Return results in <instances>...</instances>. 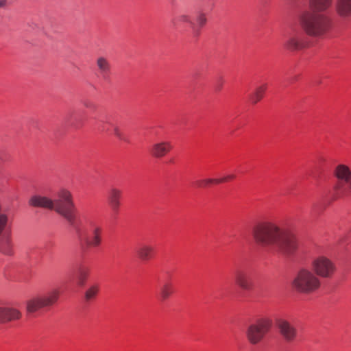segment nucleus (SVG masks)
Instances as JSON below:
<instances>
[{
	"label": "nucleus",
	"instance_id": "obj_23",
	"mask_svg": "<svg viewBox=\"0 0 351 351\" xmlns=\"http://www.w3.org/2000/svg\"><path fill=\"white\" fill-rule=\"evenodd\" d=\"M173 293V285L170 282L163 284L159 290L158 299L161 302L167 300Z\"/></svg>",
	"mask_w": 351,
	"mask_h": 351
},
{
	"label": "nucleus",
	"instance_id": "obj_15",
	"mask_svg": "<svg viewBox=\"0 0 351 351\" xmlns=\"http://www.w3.org/2000/svg\"><path fill=\"white\" fill-rule=\"evenodd\" d=\"M21 317V313L19 310L0 304V324L18 320Z\"/></svg>",
	"mask_w": 351,
	"mask_h": 351
},
{
	"label": "nucleus",
	"instance_id": "obj_5",
	"mask_svg": "<svg viewBox=\"0 0 351 351\" xmlns=\"http://www.w3.org/2000/svg\"><path fill=\"white\" fill-rule=\"evenodd\" d=\"M271 328V322L267 319H259L246 328L245 335L248 342L253 346L261 343Z\"/></svg>",
	"mask_w": 351,
	"mask_h": 351
},
{
	"label": "nucleus",
	"instance_id": "obj_29",
	"mask_svg": "<svg viewBox=\"0 0 351 351\" xmlns=\"http://www.w3.org/2000/svg\"><path fill=\"white\" fill-rule=\"evenodd\" d=\"M196 21L199 27H202L206 25L207 22L206 15L204 12H199L196 17Z\"/></svg>",
	"mask_w": 351,
	"mask_h": 351
},
{
	"label": "nucleus",
	"instance_id": "obj_13",
	"mask_svg": "<svg viewBox=\"0 0 351 351\" xmlns=\"http://www.w3.org/2000/svg\"><path fill=\"white\" fill-rule=\"evenodd\" d=\"M234 282L242 290L250 291L253 288V282L249 274L244 270H237L234 274Z\"/></svg>",
	"mask_w": 351,
	"mask_h": 351
},
{
	"label": "nucleus",
	"instance_id": "obj_30",
	"mask_svg": "<svg viewBox=\"0 0 351 351\" xmlns=\"http://www.w3.org/2000/svg\"><path fill=\"white\" fill-rule=\"evenodd\" d=\"M234 178H235V176L234 174L228 175L223 178L217 179V184H221L223 182H226L229 180H234Z\"/></svg>",
	"mask_w": 351,
	"mask_h": 351
},
{
	"label": "nucleus",
	"instance_id": "obj_3",
	"mask_svg": "<svg viewBox=\"0 0 351 351\" xmlns=\"http://www.w3.org/2000/svg\"><path fill=\"white\" fill-rule=\"evenodd\" d=\"M53 210L63 217L71 225H74L76 215L75 206L71 193L66 189H60L53 199Z\"/></svg>",
	"mask_w": 351,
	"mask_h": 351
},
{
	"label": "nucleus",
	"instance_id": "obj_12",
	"mask_svg": "<svg viewBox=\"0 0 351 351\" xmlns=\"http://www.w3.org/2000/svg\"><path fill=\"white\" fill-rule=\"evenodd\" d=\"M122 191L117 187H111L107 193L106 199L108 204L114 213H117L121 206Z\"/></svg>",
	"mask_w": 351,
	"mask_h": 351
},
{
	"label": "nucleus",
	"instance_id": "obj_7",
	"mask_svg": "<svg viewBox=\"0 0 351 351\" xmlns=\"http://www.w3.org/2000/svg\"><path fill=\"white\" fill-rule=\"evenodd\" d=\"M333 175L339 181L334 186L338 195H348L351 193V169L345 164H338L334 169Z\"/></svg>",
	"mask_w": 351,
	"mask_h": 351
},
{
	"label": "nucleus",
	"instance_id": "obj_8",
	"mask_svg": "<svg viewBox=\"0 0 351 351\" xmlns=\"http://www.w3.org/2000/svg\"><path fill=\"white\" fill-rule=\"evenodd\" d=\"M102 228L95 223H93L88 232L77 230V239L80 245L82 250H87L90 247H97L102 242Z\"/></svg>",
	"mask_w": 351,
	"mask_h": 351
},
{
	"label": "nucleus",
	"instance_id": "obj_4",
	"mask_svg": "<svg viewBox=\"0 0 351 351\" xmlns=\"http://www.w3.org/2000/svg\"><path fill=\"white\" fill-rule=\"evenodd\" d=\"M293 287L298 292L309 294L316 291L321 285L319 277L306 268L298 271L292 282Z\"/></svg>",
	"mask_w": 351,
	"mask_h": 351
},
{
	"label": "nucleus",
	"instance_id": "obj_9",
	"mask_svg": "<svg viewBox=\"0 0 351 351\" xmlns=\"http://www.w3.org/2000/svg\"><path fill=\"white\" fill-rule=\"evenodd\" d=\"M60 296V291L53 289L43 295L34 296L27 302L26 309L29 313L37 312L39 309L53 305Z\"/></svg>",
	"mask_w": 351,
	"mask_h": 351
},
{
	"label": "nucleus",
	"instance_id": "obj_18",
	"mask_svg": "<svg viewBox=\"0 0 351 351\" xmlns=\"http://www.w3.org/2000/svg\"><path fill=\"white\" fill-rule=\"evenodd\" d=\"M136 254L140 260L147 261L154 256L155 248L151 244L143 243L137 248Z\"/></svg>",
	"mask_w": 351,
	"mask_h": 351
},
{
	"label": "nucleus",
	"instance_id": "obj_22",
	"mask_svg": "<svg viewBox=\"0 0 351 351\" xmlns=\"http://www.w3.org/2000/svg\"><path fill=\"white\" fill-rule=\"evenodd\" d=\"M267 84H263L256 88L254 91L250 95V100L253 104H256L262 99L267 90Z\"/></svg>",
	"mask_w": 351,
	"mask_h": 351
},
{
	"label": "nucleus",
	"instance_id": "obj_25",
	"mask_svg": "<svg viewBox=\"0 0 351 351\" xmlns=\"http://www.w3.org/2000/svg\"><path fill=\"white\" fill-rule=\"evenodd\" d=\"M89 275V269L85 266H80L77 272V283L80 286L84 285Z\"/></svg>",
	"mask_w": 351,
	"mask_h": 351
},
{
	"label": "nucleus",
	"instance_id": "obj_26",
	"mask_svg": "<svg viewBox=\"0 0 351 351\" xmlns=\"http://www.w3.org/2000/svg\"><path fill=\"white\" fill-rule=\"evenodd\" d=\"M217 184V179H212V178H206V179H202V180H197L194 182V185L197 188H206L209 186L211 184Z\"/></svg>",
	"mask_w": 351,
	"mask_h": 351
},
{
	"label": "nucleus",
	"instance_id": "obj_20",
	"mask_svg": "<svg viewBox=\"0 0 351 351\" xmlns=\"http://www.w3.org/2000/svg\"><path fill=\"white\" fill-rule=\"evenodd\" d=\"M332 3V0H309V4L312 9L316 12H324L329 9Z\"/></svg>",
	"mask_w": 351,
	"mask_h": 351
},
{
	"label": "nucleus",
	"instance_id": "obj_21",
	"mask_svg": "<svg viewBox=\"0 0 351 351\" xmlns=\"http://www.w3.org/2000/svg\"><path fill=\"white\" fill-rule=\"evenodd\" d=\"M0 252L7 256H12L14 254L13 244L9 237L1 239Z\"/></svg>",
	"mask_w": 351,
	"mask_h": 351
},
{
	"label": "nucleus",
	"instance_id": "obj_1",
	"mask_svg": "<svg viewBox=\"0 0 351 351\" xmlns=\"http://www.w3.org/2000/svg\"><path fill=\"white\" fill-rule=\"evenodd\" d=\"M252 235L255 243L263 249L275 248L289 254L298 247L295 236L273 221L264 220L256 223L252 227Z\"/></svg>",
	"mask_w": 351,
	"mask_h": 351
},
{
	"label": "nucleus",
	"instance_id": "obj_2",
	"mask_svg": "<svg viewBox=\"0 0 351 351\" xmlns=\"http://www.w3.org/2000/svg\"><path fill=\"white\" fill-rule=\"evenodd\" d=\"M298 21L304 32L311 36L323 37L332 28L331 19L321 13L305 11L300 14Z\"/></svg>",
	"mask_w": 351,
	"mask_h": 351
},
{
	"label": "nucleus",
	"instance_id": "obj_24",
	"mask_svg": "<svg viewBox=\"0 0 351 351\" xmlns=\"http://www.w3.org/2000/svg\"><path fill=\"white\" fill-rule=\"evenodd\" d=\"M172 23L174 26H176L178 24L184 23H187L190 25L191 27L194 26V23L192 20L191 15L186 13H182L178 15L176 18H174L172 20Z\"/></svg>",
	"mask_w": 351,
	"mask_h": 351
},
{
	"label": "nucleus",
	"instance_id": "obj_27",
	"mask_svg": "<svg viewBox=\"0 0 351 351\" xmlns=\"http://www.w3.org/2000/svg\"><path fill=\"white\" fill-rule=\"evenodd\" d=\"M99 287L98 285H93L90 286L85 293V298L86 300H91L95 298L98 293Z\"/></svg>",
	"mask_w": 351,
	"mask_h": 351
},
{
	"label": "nucleus",
	"instance_id": "obj_16",
	"mask_svg": "<svg viewBox=\"0 0 351 351\" xmlns=\"http://www.w3.org/2000/svg\"><path fill=\"white\" fill-rule=\"evenodd\" d=\"M53 199L40 195H35L29 200L30 206L53 210Z\"/></svg>",
	"mask_w": 351,
	"mask_h": 351
},
{
	"label": "nucleus",
	"instance_id": "obj_31",
	"mask_svg": "<svg viewBox=\"0 0 351 351\" xmlns=\"http://www.w3.org/2000/svg\"><path fill=\"white\" fill-rule=\"evenodd\" d=\"M8 0H0V8H3L7 5Z\"/></svg>",
	"mask_w": 351,
	"mask_h": 351
},
{
	"label": "nucleus",
	"instance_id": "obj_10",
	"mask_svg": "<svg viewBox=\"0 0 351 351\" xmlns=\"http://www.w3.org/2000/svg\"><path fill=\"white\" fill-rule=\"evenodd\" d=\"M284 47L289 51H298L305 47L304 36L303 32L297 28H293L285 36Z\"/></svg>",
	"mask_w": 351,
	"mask_h": 351
},
{
	"label": "nucleus",
	"instance_id": "obj_28",
	"mask_svg": "<svg viewBox=\"0 0 351 351\" xmlns=\"http://www.w3.org/2000/svg\"><path fill=\"white\" fill-rule=\"evenodd\" d=\"M111 127L112 129L113 134L117 138H119V140L125 141H126V139L125 138V137L123 136V132H121V129L119 128V127L117 125L111 124Z\"/></svg>",
	"mask_w": 351,
	"mask_h": 351
},
{
	"label": "nucleus",
	"instance_id": "obj_19",
	"mask_svg": "<svg viewBox=\"0 0 351 351\" xmlns=\"http://www.w3.org/2000/svg\"><path fill=\"white\" fill-rule=\"evenodd\" d=\"M97 67L104 80H106L110 73L111 66L107 58L100 56L96 60Z\"/></svg>",
	"mask_w": 351,
	"mask_h": 351
},
{
	"label": "nucleus",
	"instance_id": "obj_17",
	"mask_svg": "<svg viewBox=\"0 0 351 351\" xmlns=\"http://www.w3.org/2000/svg\"><path fill=\"white\" fill-rule=\"evenodd\" d=\"M335 10L341 18L351 17V0H335Z\"/></svg>",
	"mask_w": 351,
	"mask_h": 351
},
{
	"label": "nucleus",
	"instance_id": "obj_14",
	"mask_svg": "<svg viewBox=\"0 0 351 351\" xmlns=\"http://www.w3.org/2000/svg\"><path fill=\"white\" fill-rule=\"evenodd\" d=\"M173 148L169 141L157 142L152 146L149 152L156 158H161L167 154Z\"/></svg>",
	"mask_w": 351,
	"mask_h": 351
},
{
	"label": "nucleus",
	"instance_id": "obj_6",
	"mask_svg": "<svg viewBox=\"0 0 351 351\" xmlns=\"http://www.w3.org/2000/svg\"><path fill=\"white\" fill-rule=\"evenodd\" d=\"M311 269L320 278L330 279L337 271L335 263L329 257L319 254L312 258Z\"/></svg>",
	"mask_w": 351,
	"mask_h": 351
},
{
	"label": "nucleus",
	"instance_id": "obj_11",
	"mask_svg": "<svg viewBox=\"0 0 351 351\" xmlns=\"http://www.w3.org/2000/svg\"><path fill=\"white\" fill-rule=\"evenodd\" d=\"M277 327L283 339L289 343L295 341L297 337V329L290 322L280 319L277 321Z\"/></svg>",
	"mask_w": 351,
	"mask_h": 351
}]
</instances>
